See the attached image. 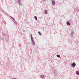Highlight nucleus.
<instances>
[{
    "instance_id": "obj_12",
    "label": "nucleus",
    "mask_w": 79,
    "mask_h": 79,
    "mask_svg": "<svg viewBox=\"0 0 79 79\" xmlns=\"http://www.w3.org/2000/svg\"><path fill=\"white\" fill-rule=\"evenodd\" d=\"M56 56L57 57H58V58H60V55H59L57 54L56 55Z\"/></svg>"
},
{
    "instance_id": "obj_10",
    "label": "nucleus",
    "mask_w": 79,
    "mask_h": 79,
    "mask_svg": "<svg viewBox=\"0 0 79 79\" xmlns=\"http://www.w3.org/2000/svg\"><path fill=\"white\" fill-rule=\"evenodd\" d=\"M47 13H48V11L47 10H45L44 11V13H45V14H47Z\"/></svg>"
},
{
    "instance_id": "obj_14",
    "label": "nucleus",
    "mask_w": 79,
    "mask_h": 79,
    "mask_svg": "<svg viewBox=\"0 0 79 79\" xmlns=\"http://www.w3.org/2000/svg\"><path fill=\"white\" fill-rule=\"evenodd\" d=\"M54 73L55 74V76H57V73H56L54 71Z\"/></svg>"
},
{
    "instance_id": "obj_6",
    "label": "nucleus",
    "mask_w": 79,
    "mask_h": 79,
    "mask_svg": "<svg viewBox=\"0 0 79 79\" xmlns=\"http://www.w3.org/2000/svg\"><path fill=\"white\" fill-rule=\"evenodd\" d=\"M76 73L77 75H79V71H76Z\"/></svg>"
},
{
    "instance_id": "obj_18",
    "label": "nucleus",
    "mask_w": 79,
    "mask_h": 79,
    "mask_svg": "<svg viewBox=\"0 0 79 79\" xmlns=\"http://www.w3.org/2000/svg\"><path fill=\"white\" fill-rule=\"evenodd\" d=\"M71 65L72 66V64H71Z\"/></svg>"
},
{
    "instance_id": "obj_1",
    "label": "nucleus",
    "mask_w": 79,
    "mask_h": 79,
    "mask_svg": "<svg viewBox=\"0 0 79 79\" xmlns=\"http://www.w3.org/2000/svg\"><path fill=\"white\" fill-rule=\"evenodd\" d=\"M31 42L33 45L34 46L35 45V42H34V38H33V37H32V35H31Z\"/></svg>"
},
{
    "instance_id": "obj_4",
    "label": "nucleus",
    "mask_w": 79,
    "mask_h": 79,
    "mask_svg": "<svg viewBox=\"0 0 79 79\" xmlns=\"http://www.w3.org/2000/svg\"><path fill=\"white\" fill-rule=\"evenodd\" d=\"M72 66L74 68H75V66H76V63L75 62H73L72 63Z\"/></svg>"
},
{
    "instance_id": "obj_8",
    "label": "nucleus",
    "mask_w": 79,
    "mask_h": 79,
    "mask_svg": "<svg viewBox=\"0 0 79 79\" xmlns=\"http://www.w3.org/2000/svg\"><path fill=\"white\" fill-rule=\"evenodd\" d=\"M13 22L15 24V25H16V24H17V23H17V22H16L15 20H14V21H13Z\"/></svg>"
},
{
    "instance_id": "obj_11",
    "label": "nucleus",
    "mask_w": 79,
    "mask_h": 79,
    "mask_svg": "<svg viewBox=\"0 0 79 79\" xmlns=\"http://www.w3.org/2000/svg\"><path fill=\"white\" fill-rule=\"evenodd\" d=\"M34 18L35 20L37 21V16H35Z\"/></svg>"
},
{
    "instance_id": "obj_17",
    "label": "nucleus",
    "mask_w": 79,
    "mask_h": 79,
    "mask_svg": "<svg viewBox=\"0 0 79 79\" xmlns=\"http://www.w3.org/2000/svg\"><path fill=\"white\" fill-rule=\"evenodd\" d=\"M51 0V1H53V0Z\"/></svg>"
},
{
    "instance_id": "obj_2",
    "label": "nucleus",
    "mask_w": 79,
    "mask_h": 79,
    "mask_svg": "<svg viewBox=\"0 0 79 79\" xmlns=\"http://www.w3.org/2000/svg\"><path fill=\"white\" fill-rule=\"evenodd\" d=\"M17 3L19 5H20V6H22V4H21V3H22L21 2V0H18Z\"/></svg>"
},
{
    "instance_id": "obj_9",
    "label": "nucleus",
    "mask_w": 79,
    "mask_h": 79,
    "mask_svg": "<svg viewBox=\"0 0 79 79\" xmlns=\"http://www.w3.org/2000/svg\"><path fill=\"white\" fill-rule=\"evenodd\" d=\"M10 18H12V19L14 20V21H15V18H13V17H12L11 16H10Z\"/></svg>"
},
{
    "instance_id": "obj_16",
    "label": "nucleus",
    "mask_w": 79,
    "mask_h": 79,
    "mask_svg": "<svg viewBox=\"0 0 79 79\" xmlns=\"http://www.w3.org/2000/svg\"><path fill=\"white\" fill-rule=\"evenodd\" d=\"M42 2H46V1H45V0H42Z\"/></svg>"
},
{
    "instance_id": "obj_7",
    "label": "nucleus",
    "mask_w": 79,
    "mask_h": 79,
    "mask_svg": "<svg viewBox=\"0 0 79 79\" xmlns=\"http://www.w3.org/2000/svg\"><path fill=\"white\" fill-rule=\"evenodd\" d=\"M67 25H68V26H70V25H71V24H70V23L69 22H67Z\"/></svg>"
},
{
    "instance_id": "obj_5",
    "label": "nucleus",
    "mask_w": 79,
    "mask_h": 79,
    "mask_svg": "<svg viewBox=\"0 0 79 79\" xmlns=\"http://www.w3.org/2000/svg\"><path fill=\"white\" fill-rule=\"evenodd\" d=\"M40 77L42 79H44L45 78V76L44 75H40Z\"/></svg>"
},
{
    "instance_id": "obj_15",
    "label": "nucleus",
    "mask_w": 79,
    "mask_h": 79,
    "mask_svg": "<svg viewBox=\"0 0 79 79\" xmlns=\"http://www.w3.org/2000/svg\"><path fill=\"white\" fill-rule=\"evenodd\" d=\"M73 34H74V33L73 32H72L71 34V35H72V36H73Z\"/></svg>"
},
{
    "instance_id": "obj_3",
    "label": "nucleus",
    "mask_w": 79,
    "mask_h": 79,
    "mask_svg": "<svg viewBox=\"0 0 79 79\" xmlns=\"http://www.w3.org/2000/svg\"><path fill=\"white\" fill-rule=\"evenodd\" d=\"M56 3L55 2V0H53L52 1V5L53 6L55 5Z\"/></svg>"
},
{
    "instance_id": "obj_19",
    "label": "nucleus",
    "mask_w": 79,
    "mask_h": 79,
    "mask_svg": "<svg viewBox=\"0 0 79 79\" xmlns=\"http://www.w3.org/2000/svg\"><path fill=\"white\" fill-rule=\"evenodd\" d=\"M72 37H73V36H72Z\"/></svg>"
},
{
    "instance_id": "obj_13",
    "label": "nucleus",
    "mask_w": 79,
    "mask_h": 79,
    "mask_svg": "<svg viewBox=\"0 0 79 79\" xmlns=\"http://www.w3.org/2000/svg\"><path fill=\"white\" fill-rule=\"evenodd\" d=\"M38 33L40 35H42V34H41V33H40V31L38 32Z\"/></svg>"
}]
</instances>
